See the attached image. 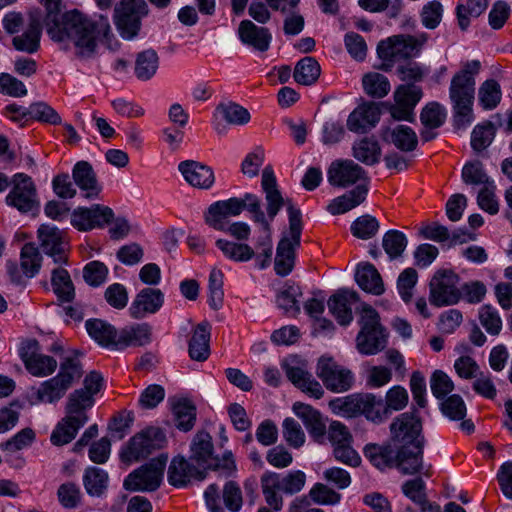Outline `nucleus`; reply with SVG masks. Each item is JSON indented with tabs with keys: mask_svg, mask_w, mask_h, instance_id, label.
<instances>
[{
	"mask_svg": "<svg viewBox=\"0 0 512 512\" xmlns=\"http://www.w3.org/2000/svg\"><path fill=\"white\" fill-rule=\"evenodd\" d=\"M355 309L361 314V330L356 338L358 351L365 355L382 351L387 344V334L380 324L378 312L366 303H360Z\"/></svg>",
	"mask_w": 512,
	"mask_h": 512,
	"instance_id": "423d86ee",
	"label": "nucleus"
},
{
	"mask_svg": "<svg viewBox=\"0 0 512 512\" xmlns=\"http://www.w3.org/2000/svg\"><path fill=\"white\" fill-rule=\"evenodd\" d=\"M379 230V223L375 217L363 215L357 218L351 225L352 234L360 239H369Z\"/></svg>",
	"mask_w": 512,
	"mask_h": 512,
	"instance_id": "bf43d9fd",
	"label": "nucleus"
},
{
	"mask_svg": "<svg viewBox=\"0 0 512 512\" xmlns=\"http://www.w3.org/2000/svg\"><path fill=\"white\" fill-rule=\"evenodd\" d=\"M302 296L301 288L294 283H286L278 292L276 302L286 314L297 315L300 312L298 298Z\"/></svg>",
	"mask_w": 512,
	"mask_h": 512,
	"instance_id": "4c0bfd02",
	"label": "nucleus"
},
{
	"mask_svg": "<svg viewBox=\"0 0 512 512\" xmlns=\"http://www.w3.org/2000/svg\"><path fill=\"white\" fill-rule=\"evenodd\" d=\"M166 444V436L158 427H148L135 434L128 442L127 447L121 453L124 461H139L148 457L154 451L163 448Z\"/></svg>",
	"mask_w": 512,
	"mask_h": 512,
	"instance_id": "6e6552de",
	"label": "nucleus"
},
{
	"mask_svg": "<svg viewBox=\"0 0 512 512\" xmlns=\"http://www.w3.org/2000/svg\"><path fill=\"white\" fill-rule=\"evenodd\" d=\"M79 428L62 418L52 431L50 441L55 446H63L70 443L77 435Z\"/></svg>",
	"mask_w": 512,
	"mask_h": 512,
	"instance_id": "052dcab7",
	"label": "nucleus"
},
{
	"mask_svg": "<svg viewBox=\"0 0 512 512\" xmlns=\"http://www.w3.org/2000/svg\"><path fill=\"white\" fill-rule=\"evenodd\" d=\"M158 64L159 58L156 51L147 49L140 52L135 61L136 77L142 81L151 79L158 69Z\"/></svg>",
	"mask_w": 512,
	"mask_h": 512,
	"instance_id": "c03bdc74",
	"label": "nucleus"
},
{
	"mask_svg": "<svg viewBox=\"0 0 512 512\" xmlns=\"http://www.w3.org/2000/svg\"><path fill=\"white\" fill-rule=\"evenodd\" d=\"M355 279L357 284L366 292L380 295L384 292V284L377 269L370 263L357 268Z\"/></svg>",
	"mask_w": 512,
	"mask_h": 512,
	"instance_id": "72a5a7b5",
	"label": "nucleus"
},
{
	"mask_svg": "<svg viewBox=\"0 0 512 512\" xmlns=\"http://www.w3.org/2000/svg\"><path fill=\"white\" fill-rule=\"evenodd\" d=\"M178 169L184 179L196 188L209 189L215 181L212 168L195 160L180 162Z\"/></svg>",
	"mask_w": 512,
	"mask_h": 512,
	"instance_id": "412c9836",
	"label": "nucleus"
},
{
	"mask_svg": "<svg viewBox=\"0 0 512 512\" xmlns=\"http://www.w3.org/2000/svg\"><path fill=\"white\" fill-rule=\"evenodd\" d=\"M364 91L373 98H383L390 91V82L386 76L377 72L365 74L362 79Z\"/></svg>",
	"mask_w": 512,
	"mask_h": 512,
	"instance_id": "09e8293b",
	"label": "nucleus"
},
{
	"mask_svg": "<svg viewBox=\"0 0 512 512\" xmlns=\"http://www.w3.org/2000/svg\"><path fill=\"white\" fill-rule=\"evenodd\" d=\"M481 64L478 60L467 61L451 79L449 96L457 122L466 125L472 121V106L475 95V76Z\"/></svg>",
	"mask_w": 512,
	"mask_h": 512,
	"instance_id": "39448f33",
	"label": "nucleus"
},
{
	"mask_svg": "<svg viewBox=\"0 0 512 512\" xmlns=\"http://www.w3.org/2000/svg\"><path fill=\"white\" fill-rule=\"evenodd\" d=\"M51 284L54 293L62 302H71L75 297V288L69 272L62 268H54L51 272Z\"/></svg>",
	"mask_w": 512,
	"mask_h": 512,
	"instance_id": "e433bc0d",
	"label": "nucleus"
},
{
	"mask_svg": "<svg viewBox=\"0 0 512 512\" xmlns=\"http://www.w3.org/2000/svg\"><path fill=\"white\" fill-rule=\"evenodd\" d=\"M13 187L6 196V203L26 213L38 207L37 191L30 176L17 173L12 178Z\"/></svg>",
	"mask_w": 512,
	"mask_h": 512,
	"instance_id": "f8f14e48",
	"label": "nucleus"
},
{
	"mask_svg": "<svg viewBox=\"0 0 512 512\" xmlns=\"http://www.w3.org/2000/svg\"><path fill=\"white\" fill-rule=\"evenodd\" d=\"M218 111L224 120L232 125H245L250 121V113L248 110L238 104L230 103L227 105H219Z\"/></svg>",
	"mask_w": 512,
	"mask_h": 512,
	"instance_id": "13d9d810",
	"label": "nucleus"
},
{
	"mask_svg": "<svg viewBox=\"0 0 512 512\" xmlns=\"http://www.w3.org/2000/svg\"><path fill=\"white\" fill-rule=\"evenodd\" d=\"M166 463L167 456L152 459L126 477L123 483L124 488L131 491L156 490L160 486Z\"/></svg>",
	"mask_w": 512,
	"mask_h": 512,
	"instance_id": "9d476101",
	"label": "nucleus"
},
{
	"mask_svg": "<svg viewBox=\"0 0 512 512\" xmlns=\"http://www.w3.org/2000/svg\"><path fill=\"white\" fill-rule=\"evenodd\" d=\"M283 437L287 444L293 448H300L305 443V434L301 425L293 418L283 421Z\"/></svg>",
	"mask_w": 512,
	"mask_h": 512,
	"instance_id": "e2e57ef3",
	"label": "nucleus"
},
{
	"mask_svg": "<svg viewBox=\"0 0 512 512\" xmlns=\"http://www.w3.org/2000/svg\"><path fill=\"white\" fill-rule=\"evenodd\" d=\"M494 133V127L491 123L477 125L471 135L472 148L477 152L486 149L492 143Z\"/></svg>",
	"mask_w": 512,
	"mask_h": 512,
	"instance_id": "0e129e2a",
	"label": "nucleus"
},
{
	"mask_svg": "<svg viewBox=\"0 0 512 512\" xmlns=\"http://www.w3.org/2000/svg\"><path fill=\"white\" fill-rule=\"evenodd\" d=\"M382 246L391 260L400 257L407 246L406 236L398 230H390L383 236Z\"/></svg>",
	"mask_w": 512,
	"mask_h": 512,
	"instance_id": "603ef678",
	"label": "nucleus"
},
{
	"mask_svg": "<svg viewBox=\"0 0 512 512\" xmlns=\"http://www.w3.org/2000/svg\"><path fill=\"white\" fill-rule=\"evenodd\" d=\"M426 41L427 36L425 34L417 37L395 35L379 42L377 53L382 60L386 61L408 59L416 56Z\"/></svg>",
	"mask_w": 512,
	"mask_h": 512,
	"instance_id": "1a4fd4ad",
	"label": "nucleus"
},
{
	"mask_svg": "<svg viewBox=\"0 0 512 512\" xmlns=\"http://www.w3.org/2000/svg\"><path fill=\"white\" fill-rule=\"evenodd\" d=\"M145 16L114 8L115 26L121 37L126 40H132L138 35L141 29V20Z\"/></svg>",
	"mask_w": 512,
	"mask_h": 512,
	"instance_id": "2f4dec72",
	"label": "nucleus"
},
{
	"mask_svg": "<svg viewBox=\"0 0 512 512\" xmlns=\"http://www.w3.org/2000/svg\"><path fill=\"white\" fill-rule=\"evenodd\" d=\"M261 186L265 193L267 215L272 221L280 209L286 204L289 216V237H283L277 246L275 271L280 276L288 275L295 260V250L300 246L302 233L301 211L295 208L290 200L285 201L277 187L276 177L271 166L262 171Z\"/></svg>",
	"mask_w": 512,
	"mask_h": 512,
	"instance_id": "f03ea898",
	"label": "nucleus"
},
{
	"mask_svg": "<svg viewBox=\"0 0 512 512\" xmlns=\"http://www.w3.org/2000/svg\"><path fill=\"white\" fill-rule=\"evenodd\" d=\"M42 255L35 243H26L20 252V266L26 277H34L40 270Z\"/></svg>",
	"mask_w": 512,
	"mask_h": 512,
	"instance_id": "37998d69",
	"label": "nucleus"
},
{
	"mask_svg": "<svg viewBox=\"0 0 512 512\" xmlns=\"http://www.w3.org/2000/svg\"><path fill=\"white\" fill-rule=\"evenodd\" d=\"M501 88L494 79L486 80L479 88L478 98L484 109H494L501 100Z\"/></svg>",
	"mask_w": 512,
	"mask_h": 512,
	"instance_id": "3c124183",
	"label": "nucleus"
},
{
	"mask_svg": "<svg viewBox=\"0 0 512 512\" xmlns=\"http://www.w3.org/2000/svg\"><path fill=\"white\" fill-rule=\"evenodd\" d=\"M262 232L263 234L257 239L253 256L255 258L256 265L260 269H264L270 264L273 253L271 228L269 223L267 230L262 227Z\"/></svg>",
	"mask_w": 512,
	"mask_h": 512,
	"instance_id": "8fccbe9b",
	"label": "nucleus"
},
{
	"mask_svg": "<svg viewBox=\"0 0 512 512\" xmlns=\"http://www.w3.org/2000/svg\"><path fill=\"white\" fill-rule=\"evenodd\" d=\"M408 403V393L401 386H394L386 394V403L370 393H356L339 397L329 402L330 409L337 414L354 417L363 414L374 423H381L391 410H401Z\"/></svg>",
	"mask_w": 512,
	"mask_h": 512,
	"instance_id": "20e7f679",
	"label": "nucleus"
},
{
	"mask_svg": "<svg viewBox=\"0 0 512 512\" xmlns=\"http://www.w3.org/2000/svg\"><path fill=\"white\" fill-rule=\"evenodd\" d=\"M238 33L243 43L262 52L268 50L271 34L267 28L258 27L250 20H243L240 22Z\"/></svg>",
	"mask_w": 512,
	"mask_h": 512,
	"instance_id": "bb28decb",
	"label": "nucleus"
},
{
	"mask_svg": "<svg viewBox=\"0 0 512 512\" xmlns=\"http://www.w3.org/2000/svg\"><path fill=\"white\" fill-rule=\"evenodd\" d=\"M380 119L378 106L371 102L357 107L347 119V127L355 133H365L374 127Z\"/></svg>",
	"mask_w": 512,
	"mask_h": 512,
	"instance_id": "b1692460",
	"label": "nucleus"
},
{
	"mask_svg": "<svg viewBox=\"0 0 512 512\" xmlns=\"http://www.w3.org/2000/svg\"><path fill=\"white\" fill-rule=\"evenodd\" d=\"M277 482L280 491L285 494L293 495L300 492L306 483V474L301 470H295L281 477L277 473Z\"/></svg>",
	"mask_w": 512,
	"mask_h": 512,
	"instance_id": "864d4df0",
	"label": "nucleus"
},
{
	"mask_svg": "<svg viewBox=\"0 0 512 512\" xmlns=\"http://www.w3.org/2000/svg\"><path fill=\"white\" fill-rule=\"evenodd\" d=\"M243 211V204L240 198L220 200L211 204L205 213V222L215 230L224 229L229 217H235Z\"/></svg>",
	"mask_w": 512,
	"mask_h": 512,
	"instance_id": "a211bd4d",
	"label": "nucleus"
},
{
	"mask_svg": "<svg viewBox=\"0 0 512 512\" xmlns=\"http://www.w3.org/2000/svg\"><path fill=\"white\" fill-rule=\"evenodd\" d=\"M113 210L104 205L95 204L91 207H78L71 214V224L79 231L103 228L113 221Z\"/></svg>",
	"mask_w": 512,
	"mask_h": 512,
	"instance_id": "4468645a",
	"label": "nucleus"
},
{
	"mask_svg": "<svg viewBox=\"0 0 512 512\" xmlns=\"http://www.w3.org/2000/svg\"><path fill=\"white\" fill-rule=\"evenodd\" d=\"M479 320L489 334L498 335L500 333L502 321L495 308L489 305L482 306L479 311Z\"/></svg>",
	"mask_w": 512,
	"mask_h": 512,
	"instance_id": "774afa93",
	"label": "nucleus"
},
{
	"mask_svg": "<svg viewBox=\"0 0 512 512\" xmlns=\"http://www.w3.org/2000/svg\"><path fill=\"white\" fill-rule=\"evenodd\" d=\"M151 336L152 328L148 323L134 324L120 331L116 347L144 346L151 342Z\"/></svg>",
	"mask_w": 512,
	"mask_h": 512,
	"instance_id": "c756f323",
	"label": "nucleus"
},
{
	"mask_svg": "<svg viewBox=\"0 0 512 512\" xmlns=\"http://www.w3.org/2000/svg\"><path fill=\"white\" fill-rule=\"evenodd\" d=\"M446 119L445 109L437 102L428 103L421 111L420 120L424 127L439 128Z\"/></svg>",
	"mask_w": 512,
	"mask_h": 512,
	"instance_id": "6e6d98bb",
	"label": "nucleus"
},
{
	"mask_svg": "<svg viewBox=\"0 0 512 512\" xmlns=\"http://www.w3.org/2000/svg\"><path fill=\"white\" fill-rule=\"evenodd\" d=\"M20 357L27 371L36 377L51 375L58 365L56 359L40 352L36 340H29L21 347Z\"/></svg>",
	"mask_w": 512,
	"mask_h": 512,
	"instance_id": "2eb2a0df",
	"label": "nucleus"
},
{
	"mask_svg": "<svg viewBox=\"0 0 512 512\" xmlns=\"http://www.w3.org/2000/svg\"><path fill=\"white\" fill-rule=\"evenodd\" d=\"M109 475L98 467H87L83 474V486L86 493L92 497H101L108 488Z\"/></svg>",
	"mask_w": 512,
	"mask_h": 512,
	"instance_id": "f704fd0d",
	"label": "nucleus"
},
{
	"mask_svg": "<svg viewBox=\"0 0 512 512\" xmlns=\"http://www.w3.org/2000/svg\"><path fill=\"white\" fill-rule=\"evenodd\" d=\"M458 276L451 271L437 272L430 281V302L435 306L458 302L461 293L457 288Z\"/></svg>",
	"mask_w": 512,
	"mask_h": 512,
	"instance_id": "ddd939ff",
	"label": "nucleus"
},
{
	"mask_svg": "<svg viewBox=\"0 0 512 512\" xmlns=\"http://www.w3.org/2000/svg\"><path fill=\"white\" fill-rule=\"evenodd\" d=\"M462 179L466 184L470 185H488L489 177L483 170L480 161L469 162L462 169Z\"/></svg>",
	"mask_w": 512,
	"mask_h": 512,
	"instance_id": "69168bd1",
	"label": "nucleus"
},
{
	"mask_svg": "<svg viewBox=\"0 0 512 512\" xmlns=\"http://www.w3.org/2000/svg\"><path fill=\"white\" fill-rule=\"evenodd\" d=\"M316 374L327 390L334 393L346 392L354 384L351 370L338 364L331 357H321L318 360Z\"/></svg>",
	"mask_w": 512,
	"mask_h": 512,
	"instance_id": "9b49d317",
	"label": "nucleus"
},
{
	"mask_svg": "<svg viewBox=\"0 0 512 512\" xmlns=\"http://www.w3.org/2000/svg\"><path fill=\"white\" fill-rule=\"evenodd\" d=\"M384 138L403 152L415 150L418 144L416 133L412 128L406 125H397L387 131Z\"/></svg>",
	"mask_w": 512,
	"mask_h": 512,
	"instance_id": "c9c22d12",
	"label": "nucleus"
},
{
	"mask_svg": "<svg viewBox=\"0 0 512 512\" xmlns=\"http://www.w3.org/2000/svg\"><path fill=\"white\" fill-rule=\"evenodd\" d=\"M353 156L366 165H373L380 159L381 149L374 138L364 137L353 145Z\"/></svg>",
	"mask_w": 512,
	"mask_h": 512,
	"instance_id": "58836bf2",
	"label": "nucleus"
},
{
	"mask_svg": "<svg viewBox=\"0 0 512 512\" xmlns=\"http://www.w3.org/2000/svg\"><path fill=\"white\" fill-rule=\"evenodd\" d=\"M39 2L45 7V18L43 19L39 8L28 12L26 30L12 39V45L16 50L27 54H33L39 50L43 22L51 40L60 44L64 50H72L74 55L82 60L95 56L101 36L109 40L111 26L107 17L101 15L97 21H93L76 9L59 16L61 0H39Z\"/></svg>",
	"mask_w": 512,
	"mask_h": 512,
	"instance_id": "f257e3e1",
	"label": "nucleus"
},
{
	"mask_svg": "<svg viewBox=\"0 0 512 512\" xmlns=\"http://www.w3.org/2000/svg\"><path fill=\"white\" fill-rule=\"evenodd\" d=\"M57 496L64 508H76L82 499L80 488L73 482H66L59 486Z\"/></svg>",
	"mask_w": 512,
	"mask_h": 512,
	"instance_id": "680f3d73",
	"label": "nucleus"
},
{
	"mask_svg": "<svg viewBox=\"0 0 512 512\" xmlns=\"http://www.w3.org/2000/svg\"><path fill=\"white\" fill-rule=\"evenodd\" d=\"M216 246L221 250L224 256L235 262H246L254 256V249L245 243L218 239Z\"/></svg>",
	"mask_w": 512,
	"mask_h": 512,
	"instance_id": "a18cd8bd",
	"label": "nucleus"
},
{
	"mask_svg": "<svg viewBox=\"0 0 512 512\" xmlns=\"http://www.w3.org/2000/svg\"><path fill=\"white\" fill-rule=\"evenodd\" d=\"M359 301L357 292L348 289H339L327 301L329 312L337 322L346 326L353 320L352 308Z\"/></svg>",
	"mask_w": 512,
	"mask_h": 512,
	"instance_id": "6ab92c4d",
	"label": "nucleus"
},
{
	"mask_svg": "<svg viewBox=\"0 0 512 512\" xmlns=\"http://www.w3.org/2000/svg\"><path fill=\"white\" fill-rule=\"evenodd\" d=\"M295 414L302 419L312 439L323 444L326 441V422L321 413L310 405L297 402L293 405Z\"/></svg>",
	"mask_w": 512,
	"mask_h": 512,
	"instance_id": "aec40b11",
	"label": "nucleus"
},
{
	"mask_svg": "<svg viewBox=\"0 0 512 512\" xmlns=\"http://www.w3.org/2000/svg\"><path fill=\"white\" fill-rule=\"evenodd\" d=\"M210 325L202 322L196 326L189 341V356L195 361H205L210 354Z\"/></svg>",
	"mask_w": 512,
	"mask_h": 512,
	"instance_id": "7c9ffc66",
	"label": "nucleus"
},
{
	"mask_svg": "<svg viewBox=\"0 0 512 512\" xmlns=\"http://www.w3.org/2000/svg\"><path fill=\"white\" fill-rule=\"evenodd\" d=\"M175 425L182 431H190L196 421V407L188 399H180L173 405Z\"/></svg>",
	"mask_w": 512,
	"mask_h": 512,
	"instance_id": "a19ab883",
	"label": "nucleus"
},
{
	"mask_svg": "<svg viewBox=\"0 0 512 512\" xmlns=\"http://www.w3.org/2000/svg\"><path fill=\"white\" fill-rule=\"evenodd\" d=\"M83 374L82 364L76 355L66 356L60 362L59 372L56 375L58 380L62 382L67 388L78 381Z\"/></svg>",
	"mask_w": 512,
	"mask_h": 512,
	"instance_id": "49530a36",
	"label": "nucleus"
},
{
	"mask_svg": "<svg viewBox=\"0 0 512 512\" xmlns=\"http://www.w3.org/2000/svg\"><path fill=\"white\" fill-rule=\"evenodd\" d=\"M327 176L332 186L346 188L365 180L366 172L353 160H335L331 163Z\"/></svg>",
	"mask_w": 512,
	"mask_h": 512,
	"instance_id": "f3484780",
	"label": "nucleus"
},
{
	"mask_svg": "<svg viewBox=\"0 0 512 512\" xmlns=\"http://www.w3.org/2000/svg\"><path fill=\"white\" fill-rule=\"evenodd\" d=\"M85 327L89 336L101 346L113 345L116 347L118 333L116 328L108 322L101 319H89L86 321Z\"/></svg>",
	"mask_w": 512,
	"mask_h": 512,
	"instance_id": "473e14b6",
	"label": "nucleus"
},
{
	"mask_svg": "<svg viewBox=\"0 0 512 512\" xmlns=\"http://www.w3.org/2000/svg\"><path fill=\"white\" fill-rule=\"evenodd\" d=\"M40 247L57 264L66 263L68 243L64 233L55 226L41 225L38 229Z\"/></svg>",
	"mask_w": 512,
	"mask_h": 512,
	"instance_id": "dca6fc26",
	"label": "nucleus"
},
{
	"mask_svg": "<svg viewBox=\"0 0 512 512\" xmlns=\"http://www.w3.org/2000/svg\"><path fill=\"white\" fill-rule=\"evenodd\" d=\"M423 95L421 87L415 84L399 85L394 92V99L397 104L404 105L414 110Z\"/></svg>",
	"mask_w": 512,
	"mask_h": 512,
	"instance_id": "5fc2aeb1",
	"label": "nucleus"
},
{
	"mask_svg": "<svg viewBox=\"0 0 512 512\" xmlns=\"http://www.w3.org/2000/svg\"><path fill=\"white\" fill-rule=\"evenodd\" d=\"M396 451L392 441L382 445L373 443L365 446L364 455L373 466L385 470L394 467Z\"/></svg>",
	"mask_w": 512,
	"mask_h": 512,
	"instance_id": "c85d7f7f",
	"label": "nucleus"
},
{
	"mask_svg": "<svg viewBox=\"0 0 512 512\" xmlns=\"http://www.w3.org/2000/svg\"><path fill=\"white\" fill-rule=\"evenodd\" d=\"M261 488L265 501L274 511H279L283 506V498L279 494L277 473L267 471L261 476Z\"/></svg>",
	"mask_w": 512,
	"mask_h": 512,
	"instance_id": "79ce46f5",
	"label": "nucleus"
},
{
	"mask_svg": "<svg viewBox=\"0 0 512 512\" xmlns=\"http://www.w3.org/2000/svg\"><path fill=\"white\" fill-rule=\"evenodd\" d=\"M72 178L87 199L97 198L102 190L92 165L87 161H79L74 165Z\"/></svg>",
	"mask_w": 512,
	"mask_h": 512,
	"instance_id": "5701e85b",
	"label": "nucleus"
},
{
	"mask_svg": "<svg viewBox=\"0 0 512 512\" xmlns=\"http://www.w3.org/2000/svg\"><path fill=\"white\" fill-rule=\"evenodd\" d=\"M368 194L367 184H358L351 191L333 199L327 207L332 215L344 214L363 203Z\"/></svg>",
	"mask_w": 512,
	"mask_h": 512,
	"instance_id": "cd10ccee",
	"label": "nucleus"
},
{
	"mask_svg": "<svg viewBox=\"0 0 512 512\" xmlns=\"http://www.w3.org/2000/svg\"><path fill=\"white\" fill-rule=\"evenodd\" d=\"M68 389L54 376L40 384L36 391V399L39 402L55 403L65 395Z\"/></svg>",
	"mask_w": 512,
	"mask_h": 512,
	"instance_id": "de8ad7c7",
	"label": "nucleus"
},
{
	"mask_svg": "<svg viewBox=\"0 0 512 512\" xmlns=\"http://www.w3.org/2000/svg\"><path fill=\"white\" fill-rule=\"evenodd\" d=\"M396 448L395 464L404 475H414L423 469L422 423L416 411L402 413L390 425Z\"/></svg>",
	"mask_w": 512,
	"mask_h": 512,
	"instance_id": "7ed1b4c3",
	"label": "nucleus"
},
{
	"mask_svg": "<svg viewBox=\"0 0 512 512\" xmlns=\"http://www.w3.org/2000/svg\"><path fill=\"white\" fill-rule=\"evenodd\" d=\"M206 472L198 470L183 457H175L168 468V481L175 487L186 486L192 478L204 480Z\"/></svg>",
	"mask_w": 512,
	"mask_h": 512,
	"instance_id": "393cba45",
	"label": "nucleus"
},
{
	"mask_svg": "<svg viewBox=\"0 0 512 512\" xmlns=\"http://www.w3.org/2000/svg\"><path fill=\"white\" fill-rule=\"evenodd\" d=\"M287 378L300 390L309 396L320 399L324 395L321 384L306 370L300 367L284 364Z\"/></svg>",
	"mask_w": 512,
	"mask_h": 512,
	"instance_id": "a878e982",
	"label": "nucleus"
},
{
	"mask_svg": "<svg viewBox=\"0 0 512 512\" xmlns=\"http://www.w3.org/2000/svg\"><path fill=\"white\" fill-rule=\"evenodd\" d=\"M191 459L206 469L220 471L224 476H230L236 465L231 452H225L223 457H213L212 437L208 432L199 431L191 443Z\"/></svg>",
	"mask_w": 512,
	"mask_h": 512,
	"instance_id": "0eeeda50",
	"label": "nucleus"
},
{
	"mask_svg": "<svg viewBox=\"0 0 512 512\" xmlns=\"http://www.w3.org/2000/svg\"><path fill=\"white\" fill-rule=\"evenodd\" d=\"M164 295L159 289L144 288L132 302L129 313L134 319H141L146 314L156 313L163 305Z\"/></svg>",
	"mask_w": 512,
	"mask_h": 512,
	"instance_id": "4be33fe9",
	"label": "nucleus"
},
{
	"mask_svg": "<svg viewBox=\"0 0 512 512\" xmlns=\"http://www.w3.org/2000/svg\"><path fill=\"white\" fill-rule=\"evenodd\" d=\"M223 273L219 269H213L209 276V305L218 310L223 304Z\"/></svg>",
	"mask_w": 512,
	"mask_h": 512,
	"instance_id": "4d7b16f0",
	"label": "nucleus"
},
{
	"mask_svg": "<svg viewBox=\"0 0 512 512\" xmlns=\"http://www.w3.org/2000/svg\"><path fill=\"white\" fill-rule=\"evenodd\" d=\"M443 6L438 1L426 3L420 13L421 22L427 29H435L441 22Z\"/></svg>",
	"mask_w": 512,
	"mask_h": 512,
	"instance_id": "338daca9",
	"label": "nucleus"
},
{
	"mask_svg": "<svg viewBox=\"0 0 512 512\" xmlns=\"http://www.w3.org/2000/svg\"><path fill=\"white\" fill-rule=\"evenodd\" d=\"M321 73V68L317 60L313 57H304L295 66L294 79L301 85L314 84Z\"/></svg>",
	"mask_w": 512,
	"mask_h": 512,
	"instance_id": "ea45409f",
	"label": "nucleus"
}]
</instances>
